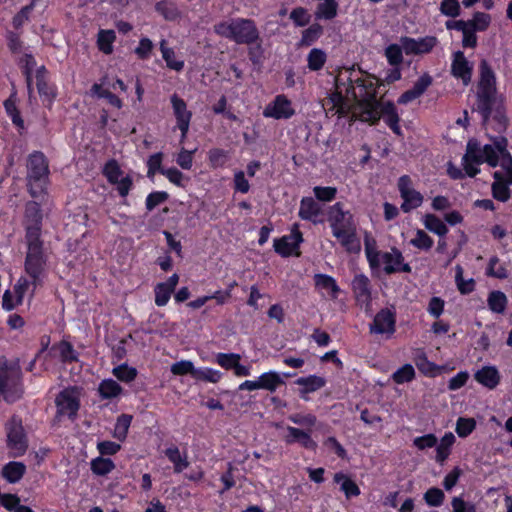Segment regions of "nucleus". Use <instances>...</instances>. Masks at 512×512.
<instances>
[{
  "instance_id": "1",
  "label": "nucleus",
  "mask_w": 512,
  "mask_h": 512,
  "mask_svg": "<svg viewBox=\"0 0 512 512\" xmlns=\"http://www.w3.org/2000/svg\"><path fill=\"white\" fill-rule=\"evenodd\" d=\"M42 219L43 214L39 208V203L36 201L27 202L23 219L27 246L24 267L26 273L33 279L34 284L40 282V277L46 266L43 241L41 240Z\"/></svg>"
},
{
  "instance_id": "2",
  "label": "nucleus",
  "mask_w": 512,
  "mask_h": 512,
  "mask_svg": "<svg viewBox=\"0 0 512 512\" xmlns=\"http://www.w3.org/2000/svg\"><path fill=\"white\" fill-rule=\"evenodd\" d=\"M346 96L356 101L361 119L368 115L375 119L376 106L381 102L377 99V89L382 84L378 77L373 74L365 73V77L355 80L350 77L347 79Z\"/></svg>"
},
{
  "instance_id": "3",
  "label": "nucleus",
  "mask_w": 512,
  "mask_h": 512,
  "mask_svg": "<svg viewBox=\"0 0 512 512\" xmlns=\"http://www.w3.org/2000/svg\"><path fill=\"white\" fill-rule=\"evenodd\" d=\"M49 181V168L47 160L42 152L32 153L27 162V188L32 201L41 205L48 199L47 186Z\"/></svg>"
},
{
  "instance_id": "4",
  "label": "nucleus",
  "mask_w": 512,
  "mask_h": 512,
  "mask_svg": "<svg viewBox=\"0 0 512 512\" xmlns=\"http://www.w3.org/2000/svg\"><path fill=\"white\" fill-rule=\"evenodd\" d=\"M214 32L218 36L235 42L239 45H254L260 40V32L254 20L249 18H233L214 25Z\"/></svg>"
},
{
  "instance_id": "5",
  "label": "nucleus",
  "mask_w": 512,
  "mask_h": 512,
  "mask_svg": "<svg viewBox=\"0 0 512 512\" xmlns=\"http://www.w3.org/2000/svg\"><path fill=\"white\" fill-rule=\"evenodd\" d=\"M364 250L367 262L371 271L379 270L381 264H384L383 271L387 275L397 273V264H401L404 261L402 252L392 247L390 252H383L377 249V241L369 232L364 234Z\"/></svg>"
},
{
  "instance_id": "6",
  "label": "nucleus",
  "mask_w": 512,
  "mask_h": 512,
  "mask_svg": "<svg viewBox=\"0 0 512 512\" xmlns=\"http://www.w3.org/2000/svg\"><path fill=\"white\" fill-rule=\"evenodd\" d=\"M22 393L20 387V371L8 368V361L0 357V396L8 403L15 402Z\"/></svg>"
},
{
  "instance_id": "7",
  "label": "nucleus",
  "mask_w": 512,
  "mask_h": 512,
  "mask_svg": "<svg viewBox=\"0 0 512 512\" xmlns=\"http://www.w3.org/2000/svg\"><path fill=\"white\" fill-rule=\"evenodd\" d=\"M7 447L11 457H21L28 449V439L21 419L12 417L5 425Z\"/></svg>"
},
{
  "instance_id": "8",
  "label": "nucleus",
  "mask_w": 512,
  "mask_h": 512,
  "mask_svg": "<svg viewBox=\"0 0 512 512\" xmlns=\"http://www.w3.org/2000/svg\"><path fill=\"white\" fill-rule=\"evenodd\" d=\"M303 241V234L299 229V224L294 223L291 229V234L275 238L273 247L275 252L282 257H289L293 254L299 256V248Z\"/></svg>"
},
{
  "instance_id": "9",
  "label": "nucleus",
  "mask_w": 512,
  "mask_h": 512,
  "mask_svg": "<svg viewBox=\"0 0 512 512\" xmlns=\"http://www.w3.org/2000/svg\"><path fill=\"white\" fill-rule=\"evenodd\" d=\"M376 114L377 115L375 116V119L366 115L363 116L361 120L368 122L371 125H376L380 118L383 117L385 123L395 134H401V128L399 126V115L395 104L392 101L380 102L378 106H376Z\"/></svg>"
},
{
  "instance_id": "10",
  "label": "nucleus",
  "mask_w": 512,
  "mask_h": 512,
  "mask_svg": "<svg viewBox=\"0 0 512 512\" xmlns=\"http://www.w3.org/2000/svg\"><path fill=\"white\" fill-rule=\"evenodd\" d=\"M295 113L292 101L284 94L275 96L273 101L263 110V116L265 118H273L276 120L290 119Z\"/></svg>"
},
{
  "instance_id": "11",
  "label": "nucleus",
  "mask_w": 512,
  "mask_h": 512,
  "mask_svg": "<svg viewBox=\"0 0 512 512\" xmlns=\"http://www.w3.org/2000/svg\"><path fill=\"white\" fill-rule=\"evenodd\" d=\"M400 43L406 55H423L433 50L437 45V38L435 36H425L415 39L403 36L400 38Z\"/></svg>"
},
{
  "instance_id": "12",
  "label": "nucleus",
  "mask_w": 512,
  "mask_h": 512,
  "mask_svg": "<svg viewBox=\"0 0 512 512\" xmlns=\"http://www.w3.org/2000/svg\"><path fill=\"white\" fill-rule=\"evenodd\" d=\"M328 222L332 233L337 229H347L356 225L353 214L344 210V205L341 202H336L329 207Z\"/></svg>"
},
{
  "instance_id": "13",
  "label": "nucleus",
  "mask_w": 512,
  "mask_h": 512,
  "mask_svg": "<svg viewBox=\"0 0 512 512\" xmlns=\"http://www.w3.org/2000/svg\"><path fill=\"white\" fill-rule=\"evenodd\" d=\"M57 415L72 418L79 409V395L75 389H65L56 397Z\"/></svg>"
},
{
  "instance_id": "14",
  "label": "nucleus",
  "mask_w": 512,
  "mask_h": 512,
  "mask_svg": "<svg viewBox=\"0 0 512 512\" xmlns=\"http://www.w3.org/2000/svg\"><path fill=\"white\" fill-rule=\"evenodd\" d=\"M451 74L456 79H460L464 86L469 85L471 82L473 65L467 60L464 52L460 50L453 53Z\"/></svg>"
},
{
  "instance_id": "15",
  "label": "nucleus",
  "mask_w": 512,
  "mask_h": 512,
  "mask_svg": "<svg viewBox=\"0 0 512 512\" xmlns=\"http://www.w3.org/2000/svg\"><path fill=\"white\" fill-rule=\"evenodd\" d=\"M396 331V315L388 308L376 313L370 332L376 334H393Z\"/></svg>"
},
{
  "instance_id": "16",
  "label": "nucleus",
  "mask_w": 512,
  "mask_h": 512,
  "mask_svg": "<svg viewBox=\"0 0 512 512\" xmlns=\"http://www.w3.org/2000/svg\"><path fill=\"white\" fill-rule=\"evenodd\" d=\"M170 103L173 115L176 119V128L185 132V130L190 127L192 112L188 110L185 100L179 97L176 93L170 96Z\"/></svg>"
},
{
  "instance_id": "17",
  "label": "nucleus",
  "mask_w": 512,
  "mask_h": 512,
  "mask_svg": "<svg viewBox=\"0 0 512 512\" xmlns=\"http://www.w3.org/2000/svg\"><path fill=\"white\" fill-rule=\"evenodd\" d=\"M103 173L110 183L117 185L121 196L125 197L128 194V177L124 175L117 161H108L104 166Z\"/></svg>"
},
{
  "instance_id": "18",
  "label": "nucleus",
  "mask_w": 512,
  "mask_h": 512,
  "mask_svg": "<svg viewBox=\"0 0 512 512\" xmlns=\"http://www.w3.org/2000/svg\"><path fill=\"white\" fill-rule=\"evenodd\" d=\"M432 83L433 77L427 72L423 73L416 80L411 89L406 90L399 96L397 102L399 104L405 105L414 101L415 99L422 96L426 92V90L432 85Z\"/></svg>"
},
{
  "instance_id": "19",
  "label": "nucleus",
  "mask_w": 512,
  "mask_h": 512,
  "mask_svg": "<svg viewBox=\"0 0 512 512\" xmlns=\"http://www.w3.org/2000/svg\"><path fill=\"white\" fill-rule=\"evenodd\" d=\"M496 95L497 92L477 90L475 110L481 115L483 123H487L492 116Z\"/></svg>"
},
{
  "instance_id": "20",
  "label": "nucleus",
  "mask_w": 512,
  "mask_h": 512,
  "mask_svg": "<svg viewBox=\"0 0 512 512\" xmlns=\"http://www.w3.org/2000/svg\"><path fill=\"white\" fill-rule=\"evenodd\" d=\"M332 235L347 252L357 254L361 251V243L356 234V225L347 229H337Z\"/></svg>"
},
{
  "instance_id": "21",
  "label": "nucleus",
  "mask_w": 512,
  "mask_h": 512,
  "mask_svg": "<svg viewBox=\"0 0 512 512\" xmlns=\"http://www.w3.org/2000/svg\"><path fill=\"white\" fill-rule=\"evenodd\" d=\"M178 282L179 276L178 274L174 273L165 282H160L156 284L154 288V293L155 304L158 307H163L169 302L171 295L174 292Z\"/></svg>"
},
{
  "instance_id": "22",
  "label": "nucleus",
  "mask_w": 512,
  "mask_h": 512,
  "mask_svg": "<svg viewBox=\"0 0 512 512\" xmlns=\"http://www.w3.org/2000/svg\"><path fill=\"white\" fill-rule=\"evenodd\" d=\"M477 90L497 92L496 74L489 62L485 59H482L479 63Z\"/></svg>"
},
{
  "instance_id": "23",
  "label": "nucleus",
  "mask_w": 512,
  "mask_h": 512,
  "mask_svg": "<svg viewBox=\"0 0 512 512\" xmlns=\"http://www.w3.org/2000/svg\"><path fill=\"white\" fill-rule=\"evenodd\" d=\"M284 440L287 444L298 443L301 447L311 451H315L317 448V443L309 432L292 426L287 427V435Z\"/></svg>"
},
{
  "instance_id": "24",
  "label": "nucleus",
  "mask_w": 512,
  "mask_h": 512,
  "mask_svg": "<svg viewBox=\"0 0 512 512\" xmlns=\"http://www.w3.org/2000/svg\"><path fill=\"white\" fill-rule=\"evenodd\" d=\"M474 379L482 386L493 390L500 384L501 375L495 366L487 365L476 371Z\"/></svg>"
},
{
  "instance_id": "25",
  "label": "nucleus",
  "mask_w": 512,
  "mask_h": 512,
  "mask_svg": "<svg viewBox=\"0 0 512 512\" xmlns=\"http://www.w3.org/2000/svg\"><path fill=\"white\" fill-rule=\"evenodd\" d=\"M36 81V86L40 97L43 102H47L50 105L55 97L54 88L47 82V71L44 66H40L35 71L33 80Z\"/></svg>"
},
{
  "instance_id": "26",
  "label": "nucleus",
  "mask_w": 512,
  "mask_h": 512,
  "mask_svg": "<svg viewBox=\"0 0 512 512\" xmlns=\"http://www.w3.org/2000/svg\"><path fill=\"white\" fill-rule=\"evenodd\" d=\"M327 381L324 377L318 375H309L307 377H299L295 384L301 386L299 389L300 397L304 400H308L306 394L316 392L326 385Z\"/></svg>"
},
{
  "instance_id": "27",
  "label": "nucleus",
  "mask_w": 512,
  "mask_h": 512,
  "mask_svg": "<svg viewBox=\"0 0 512 512\" xmlns=\"http://www.w3.org/2000/svg\"><path fill=\"white\" fill-rule=\"evenodd\" d=\"M351 288L357 301L366 303L371 301V285L366 275H355L351 283Z\"/></svg>"
},
{
  "instance_id": "28",
  "label": "nucleus",
  "mask_w": 512,
  "mask_h": 512,
  "mask_svg": "<svg viewBox=\"0 0 512 512\" xmlns=\"http://www.w3.org/2000/svg\"><path fill=\"white\" fill-rule=\"evenodd\" d=\"M322 214L321 206L312 197H303L300 201L298 216L305 221L316 223V218Z\"/></svg>"
},
{
  "instance_id": "29",
  "label": "nucleus",
  "mask_w": 512,
  "mask_h": 512,
  "mask_svg": "<svg viewBox=\"0 0 512 512\" xmlns=\"http://www.w3.org/2000/svg\"><path fill=\"white\" fill-rule=\"evenodd\" d=\"M165 457L173 464L174 473H182L189 467V461L187 453L181 454L179 448L172 444L163 450Z\"/></svg>"
},
{
  "instance_id": "30",
  "label": "nucleus",
  "mask_w": 512,
  "mask_h": 512,
  "mask_svg": "<svg viewBox=\"0 0 512 512\" xmlns=\"http://www.w3.org/2000/svg\"><path fill=\"white\" fill-rule=\"evenodd\" d=\"M413 361L417 367V369L426 377H436L441 370V367L434 362L430 361L424 352V350L419 349L415 354Z\"/></svg>"
},
{
  "instance_id": "31",
  "label": "nucleus",
  "mask_w": 512,
  "mask_h": 512,
  "mask_svg": "<svg viewBox=\"0 0 512 512\" xmlns=\"http://www.w3.org/2000/svg\"><path fill=\"white\" fill-rule=\"evenodd\" d=\"M154 9L166 21H176L181 16V12L173 0H160L155 3Z\"/></svg>"
},
{
  "instance_id": "32",
  "label": "nucleus",
  "mask_w": 512,
  "mask_h": 512,
  "mask_svg": "<svg viewBox=\"0 0 512 512\" xmlns=\"http://www.w3.org/2000/svg\"><path fill=\"white\" fill-rule=\"evenodd\" d=\"M314 284L316 288L327 291L328 295L332 299H336L341 292V289L336 280L328 274H315Z\"/></svg>"
},
{
  "instance_id": "33",
  "label": "nucleus",
  "mask_w": 512,
  "mask_h": 512,
  "mask_svg": "<svg viewBox=\"0 0 512 512\" xmlns=\"http://www.w3.org/2000/svg\"><path fill=\"white\" fill-rule=\"evenodd\" d=\"M456 441V438L452 432H446L444 436L437 443L436 457L435 460L440 465H443L451 454L452 447Z\"/></svg>"
},
{
  "instance_id": "34",
  "label": "nucleus",
  "mask_w": 512,
  "mask_h": 512,
  "mask_svg": "<svg viewBox=\"0 0 512 512\" xmlns=\"http://www.w3.org/2000/svg\"><path fill=\"white\" fill-rule=\"evenodd\" d=\"M25 473L26 465L18 461H11L5 464L1 470L2 477L12 484L19 482Z\"/></svg>"
},
{
  "instance_id": "35",
  "label": "nucleus",
  "mask_w": 512,
  "mask_h": 512,
  "mask_svg": "<svg viewBox=\"0 0 512 512\" xmlns=\"http://www.w3.org/2000/svg\"><path fill=\"white\" fill-rule=\"evenodd\" d=\"M334 482L340 484V490L344 493L347 499L357 497L361 491L357 483L348 475L338 472L334 475Z\"/></svg>"
},
{
  "instance_id": "36",
  "label": "nucleus",
  "mask_w": 512,
  "mask_h": 512,
  "mask_svg": "<svg viewBox=\"0 0 512 512\" xmlns=\"http://www.w3.org/2000/svg\"><path fill=\"white\" fill-rule=\"evenodd\" d=\"M259 389H264L269 392H275L278 387L284 385L285 382L281 378L280 374L276 371H268L262 373L258 377Z\"/></svg>"
},
{
  "instance_id": "37",
  "label": "nucleus",
  "mask_w": 512,
  "mask_h": 512,
  "mask_svg": "<svg viewBox=\"0 0 512 512\" xmlns=\"http://www.w3.org/2000/svg\"><path fill=\"white\" fill-rule=\"evenodd\" d=\"M508 304V298L504 292L493 290L487 297V305L490 311L497 314H503Z\"/></svg>"
},
{
  "instance_id": "38",
  "label": "nucleus",
  "mask_w": 512,
  "mask_h": 512,
  "mask_svg": "<svg viewBox=\"0 0 512 512\" xmlns=\"http://www.w3.org/2000/svg\"><path fill=\"white\" fill-rule=\"evenodd\" d=\"M485 274L488 277L496 279H506L509 276L508 269L504 263H500L498 256L494 255L489 258L488 264L485 269Z\"/></svg>"
},
{
  "instance_id": "39",
  "label": "nucleus",
  "mask_w": 512,
  "mask_h": 512,
  "mask_svg": "<svg viewBox=\"0 0 512 512\" xmlns=\"http://www.w3.org/2000/svg\"><path fill=\"white\" fill-rule=\"evenodd\" d=\"M338 2L336 0H323L316 7L315 17L318 20H332L337 16Z\"/></svg>"
},
{
  "instance_id": "40",
  "label": "nucleus",
  "mask_w": 512,
  "mask_h": 512,
  "mask_svg": "<svg viewBox=\"0 0 512 512\" xmlns=\"http://www.w3.org/2000/svg\"><path fill=\"white\" fill-rule=\"evenodd\" d=\"M20 64H21L23 72L26 76L29 99H31L32 94H33L32 83H33V77L35 76V71H36V69H35L36 62L32 55L25 54L20 59Z\"/></svg>"
},
{
  "instance_id": "41",
  "label": "nucleus",
  "mask_w": 512,
  "mask_h": 512,
  "mask_svg": "<svg viewBox=\"0 0 512 512\" xmlns=\"http://www.w3.org/2000/svg\"><path fill=\"white\" fill-rule=\"evenodd\" d=\"M346 82L342 81L339 77L335 79V90L329 94V101L333 107L337 108L339 112L343 111L346 106V97L343 94V88L346 89Z\"/></svg>"
},
{
  "instance_id": "42",
  "label": "nucleus",
  "mask_w": 512,
  "mask_h": 512,
  "mask_svg": "<svg viewBox=\"0 0 512 512\" xmlns=\"http://www.w3.org/2000/svg\"><path fill=\"white\" fill-rule=\"evenodd\" d=\"M160 51L162 53V57L166 62V65L169 69L174 71H181L184 68V61L180 59H176L175 52L172 48L166 46V40H162L160 43Z\"/></svg>"
},
{
  "instance_id": "43",
  "label": "nucleus",
  "mask_w": 512,
  "mask_h": 512,
  "mask_svg": "<svg viewBox=\"0 0 512 512\" xmlns=\"http://www.w3.org/2000/svg\"><path fill=\"white\" fill-rule=\"evenodd\" d=\"M463 267L461 265H456L455 267V283L458 291L462 295H468L475 290L476 282L473 278H469L467 280L463 277Z\"/></svg>"
},
{
  "instance_id": "44",
  "label": "nucleus",
  "mask_w": 512,
  "mask_h": 512,
  "mask_svg": "<svg viewBox=\"0 0 512 512\" xmlns=\"http://www.w3.org/2000/svg\"><path fill=\"white\" fill-rule=\"evenodd\" d=\"M463 160L474 161L475 165L483 164L482 147L480 142L475 139H469L466 145V153L463 155Z\"/></svg>"
},
{
  "instance_id": "45",
  "label": "nucleus",
  "mask_w": 512,
  "mask_h": 512,
  "mask_svg": "<svg viewBox=\"0 0 512 512\" xmlns=\"http://www.w3.org/2000/svg\"><path fill=\"white\" fill-rule=\"evenodd\" d=\"M327 61V54L320 48H312L307 55V67L310 71L321 70Z\"/></svg>"
},
{
  "instance_id": "46",
  "label": "nucleus",
  "mask_w": 512,
  "mask_h": 512,
  "mask_svg": "<svg viewBox=\"0 0 512 512\" xmlns=\"http://www.w3.org/2000/svg\"><path fill=\"white\" fill-rule=\"evenodd\" d=\"M401 198L403 199L401 210L404 213H409L413 209L420 207L423 202L422 194L415 189L409 190L405 194L401 195Z\"/></svg>"
},
{
  "instance_id": "47",
  "label": "nucleus",
  "mask_w": 512,
  "mask_h": 512,
  "mask_svg": "<svg viewBox=\"0 0 512 512\" xmlns=\"http://www.w3.org/2000/svg\"><path fill=\"white\" fill-rule=\"evenodd\" d=\"M122 391V387L112 379H104L98 387V392L103 399L116 398Z\"/></svg>"
},
{
  "instance_id": "48",
  "label": "nucleus",
  "mask_w": 512,
  "mask_h": 512,
  "mask_svg": "<svg viewBox=\"0 0 512 512\" xmlns=\"http://www.w3.org/2000/svg\"><path fill=\"white\" fill-rule=\"evenodd\" d=\"M423 223L426 229L440 237H444L448 233L447 226L435 214H426Z\"/></svg>"
},
{
  "instance_id": "49",
  "label": "nucleus",
  "mask_w": 512,
  "mask_h": 512,
  "mask_svg": "<svg viewBox=\"0 0 512 512\" xmlns=\"http://www.w3.org/2000/svg\"><path fill=\"white\" fill-rule=\"evenodd\" d=\"M323 34V27L318 23H313L307 29L302 31L300 44L302 46L313 45Z\"/></svg>"
},
{
  "instance_id": "50",
  "label": "nucleus",
  "mask_w": 512,
  "mask_h": 512,
  "mask_svg": "<svg viewBox=\"0 0 512 512\" xmlns=\"http://www.w3.org/2000/svg\"><path fill=\"white\" fill-rule=\"evenodd\" d=\"M416 373L414 367L407 363L398 368L391 376L396 384H404L411 382L415 379Z\"/></svg>"
},
{
  "instance_id": "51",
  "label": "nucleus",
  "mask_w": 512,
  "mask_h": 512,
  "mask_svg": "<svg viewBox=\"0 0 512 512\" xmlns=\"http://www.w3.org/2000/svg\"><path fill=\"white\" fill-rule=\"evenodd\" d=\"M4 108L8 116L11 118L13 124L18 126L19 128L24 127V121L20 116V113L16 106V92H13L11 96L5 100Z\"/></svg>"
},
{
  "instance_id": "52",
  "label": "nucleus",
  "mask_w": 512,
  "mask_h": 512,
  "mask_svg": "<svg viewBox=\"0 0 512 512\" xmlns=\"http://www.w3.org/2000/svg\"><path fill=\"white\" fill-rule=\"evenodd\" d=\"M491 23V16L485 12H475L472 19L467 20V26L478 32L486 31Z\"/></svg>"
},
{
  "instance_id": "53",
  "label": "nucleus",
  "mask_w": 512,
  "mask_h": 512,
  "mask_svg": "<svg viewBox=\"0 0 512 512\" xmlns=\"http://www.w3.org/2000/svg\"><path fill=\"white\" fill-rule=\"evenodd\" d=\"M403 48L402 44H390L385 48V57L387 59V62L391 66H401L403 63Z\"/></svg>"
},
{
  "instance_id": "54",
  "label": "nucleus",
  "mask_w": 512,
  "mask_h": 512,
  "mask_svg": "<svg viewBox=\"0 0 512 512\" xmlns=\"http://www.w3.org/2000/svg\"><path fill=\"white\" fill-rule=\"evenodd\" d=\"M476 425L474 418L459 417L456 421L455 432L460 438H466L476 429Z\"/></svg>"
},
{
  "instance_id": "55",
  "label": "nucleus",
  "mask_w": 512,
  "mask_h": 512,
  "mask_svg": "<svg viewBox=\"0 0 512 512\" xmlns=\"http://www.w3.org/2000/svg\"><path fill=\"white\" fill-rule=\"evenodd\" d=\"M228 159V152L222 148H212L208 152L209 166L213 169L222 168Z\"/></svg>"
},
{
  "instance_id": "56",
  "label": "nucleus",
  "mask_w": 512,
  "mask_h": 512,
  "mask_svg": "<svg viewBox=\"0 0 512 512\" xmlns=\"http://www.w3.org/2000/svg\"><path fill=\"white\" fill-rule=\"evenodd\" d=\"M198 368L189 360H181L171 365V373L176 376H184L190 374L194 379Z\"/></svg>"
},
{
  "instance_id": "57",
  "label": "nucleus",
  "mask_w": 512,
  "mask_h": 512,
  "mask_svg": "<svg viewBox=\"0 0 512 512\" xmlns=\"http://www.w3.org/2000/svg\"><path fill=\"white\" fill-rule=\"evenodd\" d=\"M161 175L165 176L172 184L181 188H185L189 181V177L185 176L175 167L166 168V170L161 171Z\"/></svg>"
},
{
  "instance_id": "58",
  "label": "nucleus",
  "mask_w": 512,
  "mask_h": 512,
  "mask_svg": "<svg viewBox=\"0 0 512 512\" xmlns=\"http://www.w3.org/2000/svg\"><path fill=\"white\" fill-rule=\"evenodd\" d=\"M240 360L241 356L237 353H218L215 357L216 363L225 370H233Z\"/></svg>"
},
{
  "instance_id": "59",
  "label": "nucleus",
  "mask_w": 512,
  "mask_h": 512,
  "mask_svg": "<svg viewBox=\"0 0 512 512\" xmlns=\"http://www.w3.org/2000/svg\"><path fill=\"white\" fill-rule=\"evenodd\" d=\"M196 380L209 383H218L222 378V372L213 368H198L196 372Z\"/></svg>"
},
{
  "instance_id": "60",
  "label": "nucleus",
  "mask_w": 512,
  "mask_h": 512,
  "mask_svg": "<svg viewBox=\"0 0 512 512\" xmlns=\"http://www.w3.org/2000/svg\"><path fill=\"white\" fill-rule=\"evenodd\" d=\"M445 499L444 492L437 487L429 488L424 494V500L430 507H439L443 504Z\"/></svg>"
},
{
  "instance_id": "61",
  "label": "nucleus",
  "mask_w": 512,
  "mask_h": 512,
  "mask_svg": "<svg viewBox=\"0 0 512 512\" xmlns=\"http://www.w3.org/2000/svg\"><path fill=\"white\" fill-rule=\"evenodd\" d=\"M115 40V33L112 30H101L98 35L99 49L105 54L112 52V44Z\"/></svg>"
},
{
  "instance_id": "62",
  "label": "nucleus",
  "mask_w": 512,
  "mask_h": 512,
  "mask_svg": "<svg viewBox=\"0 0 512 512\" xmlns=\"http://www.w3.org/2000/svg\"><path fill=\"white\" fill-rule=\"evenodd\" d=\"M410 244L420 250L428 251L432 248L434 241L425 231L419 229Z\"/></svg>"
},
{
  "instance_id": "63",
  "label": "nucleus",
  "mask_w": 512,
  "mask_h": 512,
  "mask_svg": "<svg viewBox=\"0 0 512 512\" xmlns=\"http://www.w3.org/2000/svg\"><path fill=\"white\" fill-rule=\"evenodd\" d=\"M313 193L318 201L331 202L336 198L337 188L332 186H315Z\"/></svg>"
},
{
  "instance_id": "64",
  "label": "nucleus",
  "mask_w": 512,
  "mask_h": 512,
  "mask_svg": "<svg viewBox=\"0 0 512 512\" xmlns=\"http://www.w3.org/2000/svg\"><path fill=\"white\" fill-rule=\"evenodd\" d=\"M491 193L495 200L500 202H507L511 197V191L507 183L493 182L491 185Z\"/></svg>"
}]
</instances>
